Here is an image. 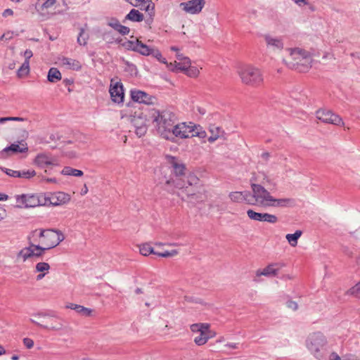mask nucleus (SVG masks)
<instances>
[{"label": "nucleus", "mask_w": 360, "mask_h": 360, "mask_svg": "<svg viewBox=\"0 0 360 360\" xmlns=\"http://www.w3.org/2000/svg\"><path fill=\"white\" fill-rule=\"evenodd\" d=\"M15 206L18 208H31L43 206V195L41 194H20L14 196Z\"/></svg>", "instance_id": "9"}, {"label": "nucleus", "mask_w": 360, "mask_h": 360, "mask_svg": "<svg viewBox=\"0 0 360 360\" xmlns=\"http://www.w3.org/2000/svg\"><path fill=\"white\" fill-rule=\"evenodd\" d=\"M30 72V62L25 61L18 70V76L23 77L27 76Z\"/></svg>", "instance_id": "43"}, {"label": "nucleus", "mask_w": 360, "mask_h": 360, "mask_svg": "<svg viewBox=\"0 0 360 360\" xmlns=\"http://www.w3.org/2000/svg\"><path fill=\"white\" fill-rule=\"evenodd\" d=\"M13 11L11 8H6L2 13V16L4 18H8V17L13 16Z\"/></svg>", "instance_id": "53"}, {"label": "nucleus", "mask_w": 360, "mask_h": 360, "mask_svg": "<svg viewBox=\"0 0 360 360\" xmlns=\"http://www.w3.org/2000/svg\"><path fill=\"white\" fill-rule=\"evenodd\" d=\"M27 150L28 147L26 143H13L4 149V151L6 153L12 152L13 153H25Z\"/></svg>", "instance_id": "33"}, {"label": "nucleus", "mask_w": 360, "mask_h": 360, "mask_svg": "<svg viewBox=\"0 0 360 360\" xmlns=\"http://www.w3.org/2000/svg\"><path fill=\"white\" fill-rule=\"evenodd\" d=\"M24 57H25V61H29L30 58H31L33 56V53H32V51L30 49H27L26 50L25 52H24V54H23Z\"/></svg>", "instance_id": "54"}, {"label": "nucleus", "mask_w": 360, "mask_h": 360, "mask_svg": "<svg viewBox=\"0 0 360 360\" xmlns=\"http://www.w3.org/2000/svg\"><path fill=\"white\" fill-rule=\"evenodd\" d=\"M143 15L138 10L131 9L130 12L125 16L124 20H131L132 22H141L143 20Z\"/></svg>", "instance_id": "37"}, {"label": "nucleus", "mask_w": 360, "mask_h": 360, "mask_svg": "<svg viewBox=\"0 0 360 360\" xmlns=\"http://www.w3.org/2000/svg\"><path fill=\"white\" fill-rule=\"evenodd\" d=\"M252 193L250 192L248 204L260 207H290L295 205V200L291 198H276L264 186L257 183L251 184Z\"/></svg>", "instance_id": "2"}, {"label": "nucleus", "mask_w": 360, "mask_h": 360, "mask_svg": "<svg viewBox=\"0 0 360 360\" xmlns=\"http://www.w3.org/2000/svg\"><path fill=\"white\" fill-rule=\"evenodd\" d=\"M79 316L84 317H91L94 315V311L90 308L79 305L75 311Z\"/></svg>", "instance_id": "42"}, {"label": "nucleus", "mask_w": 360, "mask_h": 360, "mask_svg": "<svg viewBox=\"0 0 360 360\" xmlns=\"http://www.w3.org/2000/svg\"><path fill=\"white\" fill-rule=\"evenodd\" d=\"M79 306V304H74V303H69L66 306H65V308L67 309H72V310H75L76 311L77 310V307Z\"/></svg>", "instance_id": "59"}, {"label": "nucleus", "mask_w": 360, "mask_h": 360, "mask_svg": "<svg viewBox=\"0 0 360 360\" xmlns=\"http://www.w3.org/2000/svg\"><path fill=\"white\" fill-rule=\"evenodd\" d=\"M64 239L62 232L53 229H37L32 231L27 236V240H31L41 249L39 251L42 255L46 250L58 246Z\"/></svg>", "instance_id": "3"}, {"label": "nucleus", "mask_w": 360, "mask_h": 360, "mask_svg": "<svg viewBox=\"0 0 360 360\" xmlns=\"http://www.w3.org/2000/svg\"><path fill=\"white\" fill-rule=\"evenodd\" d=\"M88 193V188L86 185H84V187L83 189H82L81 195H84Z\"/></svg>", "instance_id": "61"}, {"label": "nucleus", "mask_w": 360, "mask_h": 360, "mask_svg": "<svg viewBox=\"0 0 360 360\" xmlns=\"http://www.w3.org/2000/svg\"><path fill=\"white\" fill-rule=\"evenodd\" d=\"M151 116L158 135L169 142L176 143L192 137L205 139L203 128L192 122H177L175 115L168 110H153Z\"/></svg>", "instance_id": "1"}, {"label": "nucleus", "mask_w": 360, "mask_h": 360, "mask_svg": "<svg viewBox=\"0 0 360 360\" xmlns=\"http://www.w3.org/2000/svg\"><path fill=\"white\" fill-rule=\"evenodd\" d=\"M282 60L288 68L300 72H306L311 69L313 58L308 51L295 48L285 49L282 54Z\"/></svg>", "instance_id": "4"}, {"label": "nucleus", "mask_w": 360, "mask_h": 360, "mask_svg": "<svg viewBox=\"0 0 360 360\" xmlns=\"http://www.w3.org/2000/svg\"><path fill=\"white\" fill-rule=\"evenodd\" d=\"M43 206L58 207L68 204L71 200V195L63 191H54L42 193Z\"/></svg>", "instance_id": "10"}, {"label": "nucleus", "mask_w": 360, "mask_h": 360, "mask_svg": "<svg viewBox=\"0 0 360 360\" xmlns=\"http://www.w3.org/2000/svg\"><path fill=\"white\" fill-rule=\"evenodd\" d=\"M263 38L269 51L278 52L283 50V43L281 39L271 34H264Z\"/></svg>", "instance_id": "22"}, {"label": "nucleus", "mask_w": 360, "mask_h": 360, "mask_svg": "<svg viewBox=\"0 0 360 360\" xmlns=\"http://www.w3.org/2000/svg\"><path fill=\"white\" fill-rule=\"evenodd\" d=\"M330 360H341L340 357L339 356V355L337 354V353H332L330 354Z\"/></svg>", "instance_id": "60"}, {"label": "nucleus", "mask_w": 360, "mask_h": 360, "mask_svg": "<svg viewBox=\"0 0 360 360\" xmlns=\"http://www.w3.org/2000/svg\"><path fill=\"white\" fill-rule=\"evenodd\" d=\"M283 264L280 263H271L265 266L264 269H257L255 271L257 277L264 276H276L279 270L283 267Z\"/></svg>", "instance_id": "25"}, {"label": "nucleus", "mask_w": 360, "mask_h": 360, "mask_svg": "<svg viewBox=\"0 0 360 360\" xmlns=\"http://www.w3.org/2000/svg\"><path fill=\"white\" fill-rule=\"evenodd\" d=\"M33 164L41 169L58 165L57 159L48 153H38L33 160Z\"/></svg>", "instance_id": "16"}, {"label": "nucleus", "mask_w": 360, "mask_h": 360, "mask_svg": "<svg viewBox=\"0 0 360 360\" xmlns=\"http://www.w3.org/2000/svg\"><path fill=\"white\" fill-rule=\"evenodd\" d=\"M40 181L42 183L58 184V181L56 178H48L44 176H41Z\"/></svg>", "instance_id": "51"}, {"label": "nucleus", "mask_w": 360, "mask_h": 360, "mask_svg": "<svg viewBox=\"0 0 360 360\" xmlns=\"http://www.w3.org/2000/svg\"><path fill=\"white\" fill-rule=\"evenodd\" d=\"M84 32H82L77 38V41L80 45H85L86 44V39L83 37Z\"/></svg>", "instance_id": "55"}, {"label": "nucleus", "mask_w": 360, "mask_h": 360, "mask_svg": "<svg viewBox=\"0 0 360 360\" xmlns=\"http://www.w3.org/2000/svg\"><path fill=\"white\" fill-rule=\"evenodd\" d=\"M286 306L288 309L294 311L298 309V304L292 300H288L286 303Z\"/></svg>", "instance_id": "49"}, {"label": "nucleus", "mask_w": 360, "mask_h": 360, "mask_svg": "<svg viewBox=\"0 0 360 360\" xmlns=\"http://www.w3.org/2000/svg\"><path fill=\"white\" fill-rule=\"evenodd\" d=\"M47 79L49 82L55 83L62 79L61 73L57 68H51L49 70Z\"/></svg>", "instance_id": "38"}, {"label": "nucleus", "mask_w": 360, "mask_h": 360, "mask_svg": "<svg viewBox=\"0 0 360 360\" xmlns=\"http://www.w3.org/2000/svg\"><path fill=\"white\" fill-rule=\"evenodd\" d=\"M14 33L11 31H7L0 36V42L2 41H8L13 38Z\"/></svg>", "instance_id": "47"}, {"label": "nucleus", "mask_w": 360, "mask_h": 360, "mask_svg": "<svg viewBox=\"0 0 360 360\" xmlns=\"http://www.w3.org/2000/svg\"><path fill=\"white\" fill-rule=\"evenodd\" d=\"M199 188V178L193 174H190L186 176V181L184 180V186L179 188L181 193H179V196L188 202L197 201L200 198Z\"/></svg>", "instance_id": "7"}, {"label": "nucleus", "mask_w": 360, "mask_h": 360, "mask_svg": "<svg viewBox=\"0 0 360 360\" xmlns=\"http://www.w3.org/2000/svg\"><path fill=\"white\" fill-rule=\"evenodd\" d=\"M6 217V210L0 205V221Z\"/></svg>", "instance_id": "56"}, {"label": "nucleus", "mask_w": 360, "mask_h": 360, "mask_svg": "<svg viewBox=\"0 0 360 360\" xmlns=\"http://www.w3.org/2000/svg\"><path fill=\"white\" fill-rule=\"evenodd\" d=\"M190 329L193 333L198 334L193 340V342L198 346L205 345L210 338L216 335L215 332L210 330V325L207 323L191 324Z\"/></svg>", "instance_id": "8"}, {"label": "nucleus", "mask_w": 360, "mask_h": 360, "mask_svg": "<svg viewBox=\"0 0 360 360\" xmlns=\"http://www.w3.org/2000/svg\"><path fill=\"white\" fill-rule=\"evenodd\" d=\"M37 174L34 169H27L20 171L19 177L25 179H30L35 176Z\"/></svg>", "instance_id": "46"}, {"label": "nucleus", "mask_w": 360, "mask_h": 360, "mask_svg": "<svg viewBox=\"0 0 360 360\" xmlns=\"http://www.w3.org/2000/svg\"><path fill=\"white\" fill-rule=\"evenodd\" d=\"M57 64L66 70L78 71L82 68L81 63L79 60L68 57L58 58Z\"/></svg>", "instance_id": "26"}, {"label": "nucleus", "mask_w": 360, "mask_h": 360, "mask_svg": "<svg viewBox=\"0 0 360 360\" xmlns=\"http://www.w3.org/2000/svg\"><path fill=\"white\" fill-rule=\"evenodd\" d=\"M184 179L182 178H169L167 179L163 186L164 190L169 193L174 194L176 190H179L180 188H183Z\"/></svg>", "instance_id": "28"}, {"label": "nucleus", "mask_w": 360, "mask_h": 360, "mask_svg": "<svg viewBox=\"0 0 360 360\" xmlns=\"http://www.w3.org/2000/svg\"><path fill=\"white\" fill-rule=\"evenodd\" d=\"M210 136L208 138L210 143L216 141L222 134L223 131L219 127L212 126L210 127Z\"/></svg>", "instance_id": "39"}, {"label": "nucleus", "mask_w": 360, "mask_h": 360, "mask_svg": "<svg viewBox=\"0 0 360 360\" xmlns=\"http://www.w3.org/2000/svg\"><path fill=\"white\" fill-rule=\"evenodd\" d=\"M139 248L140 254L143 256H148L150 254H154L162 257H173L179 254V251L176 250H172L171 251L167 250L162 252H155L149 243H143L139 245Z\"/></svg>", "instance_id": "18"}, {"label": "nucleus", "mask_w": 360, "mask_h": 360, "mask_svg": "<svg viewBox=\"0 0 360 360\" xmlns=\"http://www.w3.org/2000/svg\"><path fill=\"white\" fill-rule=\"evenodd\" d=\"M176 57V60L167 64L168 70L173 72H184L191 64L190 58L179 53H177Z\"/></svg>", "instance_id": "19"}, {"label": "nucleus", "mask_w": 360, "mask_h": 360, "mask_svg": "<svg viewBox=\"0 0 360 360\" xmlns=\"http://www.w3.org/2000/svg\"><path fill=\"white\" fill-rule=\"evenodd\" d=\"M65 176H82L84 173L82 170L72 168L70 167H65L61 172Z\"/></svg>", "instance_id": "41"}, {"label": "nucleus", "mask_w": 360, "mask_h": 360, "mask_svg": "<svg viewBox=\"0 0 360 360\" xmlns=\"http://www.w3.org/2000/svg\"><path fill=\"white\" fill-rule=\"evenodd\" d=\"M305 346L311 354L315 358L321 359L327 350V338L320 331L311 333L307 337Z\"/></svg>", "instance_id": "6"}, {"label": "nucleus", "mask_w": 360, "mask_h": 360, "mask_svg": "<svg viewBox=\"0 0 360 360\" xmlns=\"http://www.w3.org/2000/svg\"><path fill=\"white\" fill-rule=\"evenodd\" d=\"M41 323V328L49 331H60L64 328L63 320L53 313H48L47 319ZM40 324V323H39Z\"/></svg>", "instance_id": "13"}, {"label": "nucleus", "mask_w": 360, "mask_h": 360, "mask_svg": "<svg viewBox=\"0 0 360 360\" xmlns=\"http://www.w3.org/2000/svg\"><path fill=\"white\" fill-rule=\"evenodd\" d=\"M108 25L122 35H127L130 32V29L128 27L121 25L116 18H110L108 22Z\"/></svg>", "instance_id": "31"}, {"label": "nucleus", "mask_w": 360, "mask_h": 360, "mask_svg": "<svg viewBox=\"0 0 360 360\" xmlns=\"http://www.w3.org/2000/svg\"><path fill=\"white\" fill-rule=\"evenodd\" d=\"M302 231L301 230H297L294 233H288L285 236V238L288 243L292 247H296L298 243L299 238L302 236Z\"/></svg>", "instance_id": "36"}, {"label": "nucleus", "mask_w": 360, "mask_h": 360, "mask_svg": "<svg viewBox=\"0 0 360 360\" xmlns=\"http://www.w3.org/2000/svg\"><path fill=\"white\" fill-rule=\"evenodd\" d=\"M56 3V0H37L35 8L38 11L43 12L51 8Z\"/></svg>", "instance_id": "35"}, {"label": "nucleus", "mask_w": 360, "mask_h": 360, "mask_svg": "<svg viewBox=\"0 0 360 360\" xmlns=\"http://www.w3.org/2000/svg\"><path fill=\"white\" fill-rule=\"evenodd\" d=\"M4 172L7 175L10 176L19 177L20 171L13 170L11 169H5Z\"/></svg>", "instance_id": "50"}, {"label": "nucleus", "mask_w": 360, "mask_h": 360, "mask_svg": "<svg viewBox=\"0 0 360 360\" xmlns=\"http://www.w3.org/2000/svg\"><path fill=\"white\" fill-rule=\"evenodd\" d=\"M237 74L241 82L250 87L258 88L264 83L262 70L250 64L240 65L237 68Z\"/></svg>", "instance_id": "5"}, {"label": "nucleus", "mask_w": 360, "mask_h": 360, "mask_svg": "<svg viewBox=\"0 0 360 360\" xmlns=\"http://www.w3.org/2000/svg\"><path fill=\"white\" fill-rule=\"evenodd\" d=\"M170 49H171L172 51H179V49H178L177 47H176V46H172V47L170 48Z\"/></svg>", "instance_id": "64"}, {"label": "nucleus", "mask_w": 360, "mask_h": 360, "mask_svg": "<svg viewBox=\"0 0 360 360\" xmlns=\"http://www.w3.org/2000/svg\"><path fill=\"white\" fill-rule=\"evenodd\" d=\"M347 295L360 298V281L347 291Z\"/></svg>", "instance_id": "44"}, {"label": "nucleus", "mask_w": 360, "mask_h": 360, "mask_svg": "<svg viewBox=\"0 0 360 360\" xmlns=\"http://www.w3.org/2000/svg\"><path fill=\"white\" fill-rule=\"evenodd\" d=\"M295 4L298 6L308 5L309 2L307 0H294Z\"/></svg>", "instance_id": "58"}, {"label": "nucleus", "mask_w": 360, "mask_h": 360, "mask_svg": "<svg viewBox=\"0 0 360 360\" xmlns=\"http://www.w3.org/2000/svg\"><path fill=\"white\" fill-rule=\"evenodd\" d=\"M165 158L167 160V162L173 168L174 173L176 176V178H181V176L185 174V165L183 164L180 160H179L178 158L172 155H166Z\"/></svg>", "instance_id": "24"}, {"label": "nucleus", "mask_w": 360, "mask_h": 360, "mask_svg": "<svg viewBox=\"0 0 360 360\" xmlns=\"http://www.w3.org/2000/svg\"><path fill=\"white\" fill-rule=\"evenodd\" d=\"M247 215L250 219L259 222H268L269 224H276L278 221L277 216H276L275 214H269L267 212H257L252 209H249L247 210Z\"/></svg>", "instance_id": "17"}, {"label": "nucleus", "mask_w": 360, "mask_h": 360, "mask_svg": "<svg viewBox=\"0 0 360 360\" xmlns=\"http://www.w3.org/2000/svg\"><path fill=\"white\" fill-rule=\"evenodd\" d=\"M131 40L127 41L124 44L127 49L137 52L143 56L148 53V46L143 44L138 38L131 37Z\"/></svg>", "instance_id": "20"}, {"label": "nucleus", "mask_w": 360, "mask_h": 360, "mask_svg": "<svg viewBox=\"0 0 360 360\" xmlns=\"http://www.w3.org/2000/svg\"><path fill=\"white\" fill-rule=\"evenodd\" d=\"M110 94L112 101L115 103H121L124 99V90L122 84L119 82L111 80L110 86Z\"/></svg>", "instance_id": "23"}, {"label": "nucleus", "mask_w": 360, "mask_h": 360, "mask_svg": "<svg viewBox=\"0 0 360 360\" xmlns=\"http://www.w3.org/2000/svg\"><path fill=\"white\" fill-rule=\"evenodd\" d=\"M316 118L321 122L334 125H344L342 119L338 115L332 112L330 110L321 109L316 112Z\"/></svg>", "instance_id": "14"}, {"label": "nucleus", "mask_w": 360, "mask_h": 360, "mask_svg": "<svg viewBox=\"0 0 360 360\" xmlns=\"http://www.w3.org/2000/svg\"><path fill=\"white\" fill-rule=\"evenodd\" d=\"M23 344L26 348L31 349L34 346V341L31 338H25L23 339Z\"/></svg>", "instance_id": "52"}, {"label": "nucleus", "mask_w": 360, "mask_h": 360, "mask_svg": "<svg viewBox=\"0 0 360 360\" xmlns=\"http://www.w3.org/2000/svg\"><path fill=\"white\" fill-rule=\"evenodd\" d=\"M24 118L19 117H0V124H3L7 121H23Z\"/></svg>", "instance_id": "48"}, {"label": "nucleus", "mask_w": 360, "mask_h": 360, "mask_svg": "<svg viewBox=\"0 0 360 360\" xmlns=\"http://www.w3.org/2000/svg\"><path fill=\"white\" fill-rule=\"evenodd\" d=\"M51 266L49 263L45 262H38L35 265L34 272L38 273L36 279L37 281H41L46 275L49 273Z\"/></svg>", "instance_id": "30"}, {"label": "nucleus", "mask_w": 360, "mask_h": 360, "mask_svg": "<svg viewBox=\"0 0 360 360\" xmlns=\"http://www.w3.org/2000/svg\"><path fill=\"white\" fill-rule=\"evenodd\" d=\"M252 181L253 183L259 182L262 186H269L271 185L273 181L270 176L264 171H258L257 173L254 174Z\"/></svg>", "instance_id": "29"}, {"label": "nucleus", "mask_w": 360, "mask_h": 360, "mask_svg": "<svg viewBox=\"0 0 360 360\" xmlns=\"http://www.w3.org/2000/svg\"><path fill=\"white\" fill-rule=\"evenodd\" d=\"M27 240L28 245L22 248L16 254L15 262L18 263H25L27 261H31L43 256L39 251L41 249L36 246L31 240Z\"/></svg>", "instance_id": "11"}, {"label": "nucleus", "mask_w": 360, "mask_h": 360, "mask_svg": "<svg viewBox=\"0 0 360 360\" xmlns=\"http://www.w3.org/2000/svg\"><path fill=\"white\" fill-rule=\"evenodd\" d=\"M131 122L135 127V133L139 137L143 136L148 130V119L147 115L143 112H139L134 115Z\"/></svg>", "instance_id": "15"}, {"label": "nucleus", "mask_w": 360, "mask_h": 360, "mask_svg": "<svg viewBox=\"0 0 360 360\" xmlns=\"http://www.w3.org/2000/svg\"><path fill=\"white\" fill-rule=\"evenodd\" d=\"M11 359L12 360H18L19 359V356H17V355H13L12 357H11Z\"/></svg>", "instance_id": "63"}, {"label": "nucleus", "mask_w": 360, "mask_h": 360, "mask_svg": "<svg viewBox=\"0 0 360 360\" xmlns=\"http://www.w3.org/2000/svg\"><path fill=\"white\" fill-rule=\"evenodd\" d=\"M48 312L45 311H38L36 313H34L32 315V318L30 319V321L37 325V326L41 328V325L40 323H44V320L47 319Z\"/></svg>", "instance_id": "34"}, {"label": "nucleus", "mask_w": 360, "mask_h": 360, "mask_svg": "<svg viewBox=\"0 0 360 360\" xmlns=\"http://www.w3.org/2000/svg\"><path fill=\"white\" fill-rule=\"evenodd\" d=\"M224 346H225V347H226L228 349H236L238 348V344L233 343V342L227 343Z\"/></svg>", "instance_id": "57"}, {"label": "nucleus", "mask_w": 360, "mask_h": 360, "mask_svg": "<svg viewBox=\"0 0 360 360\" xmlns=\"http://www.w3.org/2000/svg\"><path fill=\"white\" fill-rule=\"evenodd\" d=\"M130 93L131 99L135 102L148 105L153 103L154 98L143 91L134 89Z\"/></svg>", "instance_id": "27"}, {"label": "nucleus", "mask_w": 360, "mask_h": 360, "mask_svg": "<svg viewBox=\"0 0 360 360\" xmlns=\"http://www.w3.org/2000/svg\"><path fill=\"white\" fill-rule=\"evenodd\" d=\"M205 4V0H189L181 3L179 8L186 14L198 15L202 12Z\"/></svg>", "instance_id": "12"}, {"label": "nucleus", "mask_w": 360, "mask_h": 360, "mask_svg": "<svg viewBox=\"0 0 360 360\" xmlns=\"http://www.w3.org/2000/svg\"><path fill=\"white\" fill-rule=\"evenodd\" d=\"M148 53L146 56H152L155 58H156L158 61L165 64L167 66V64H169L166 59L164 58L160 53V51L154 47H149L148 50Z\"/></svg>", "instance_id": "40"}, {"label": "nucleus", "mask_w": 360, "mask_h": 360, "mask_svg": "<svg viewBox=\"0 0 360 360\" xmlns=\"http://www.w3.org/2000/svg\"><path fill=\"white\" fill-rule=\"evenodd\" d=\"M249 191H233L229 194V198L233 202H242L245 201L248 204V199H249Z\"/></svg>", "instance_id": "32"}, {"label": "nucleus", "mask_w": 360, "mask_h": 360, "mask_svg": "<svg viewBox=\"0 0 360 360\" xmlns=\"http://www.w3.org/2000/svg\"><path fill=\"white\" fill-rule=\"evenodd\" d=\"M134 7L145 11L150 17L155 14V4L151 0H125Z\"/></svg>", "instance_id": "21"}, {"label": "nucleus", "mask_w": 360, "mask_h": 360, "mask_svg": "<svg viewBox=\"0 0 360 360\" xmlns=\"http://www.w3.org/2000/svg\"><path fill=\"white\" fill-rule=\"evenodd\" d=\"M6 353V350L4 348L0 345V355L4 354Z\"/></svg>", "instance_id": "62"}, {"label": "nucleus", "mask_w": 360, "mask_h": 360, "mask_svg": "<svg viewBox=\"0 0 360 360\" xmlns=\"http://www.w3.org/2000/svg\"><path fill=\"white\" fill-rule=\"evenodd\" d=\"M184 73L190 77H197L200 74V70L191 64Z\"/></svg>", "instance_id": "45"}]
</instances>
